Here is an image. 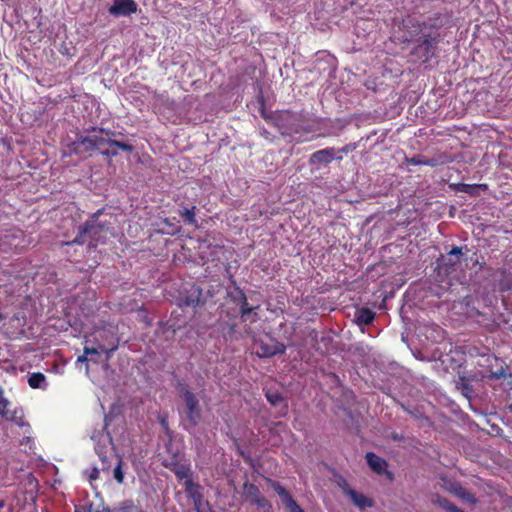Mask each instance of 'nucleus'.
Returning a JSON list of instances; mask_svg holds the SVG:
<instances>
[{
	"instance_id": "obj_1",
	"label": "nucleus",
	"mask_w": 512,
	"mask_h": 512,
	"mask_svg": "<svg viewBox=\"0 0 512 512\" xmlns=\"http://www.w3.org/2000/svg\"><path fill=\"white\" fill-rule=\"evenodd\" d=\"M441 27V18L438 13L427 20H419L415 17L403 20V29L409 37L408 40L414 42L410 55L415 61L425 64L436 56L441 40Z\"/></svg>"
},
{
	"instance_id": "obj_2",
	"label": "nucleus",
	"mask_w": 512,
	"mask_h": 512,
	"mask_svg": "<svg viewBox=\"0 0 512 512\" xmlns=\"http://www.w3.org/2000/svg\"><path fill=\"white\" fill-rule=\"evenodd\" d=\"M104 209H99L93 213L85 223L79 227L77 236L63 245H83L88 243L90 249L96 248L98 244L106 242L107 238L113 234L110 219L102 218ZM111 218V216H109Z\"/></svg>"
},
{
	"instance_id": "obj_3",
	"label": "nucleus",
	"mask_w": 512,
	"mask_h": 512,
	"mask_svg": "<svg viewBox=\"0 0 512 512\" xmlns=\"http://www.w3.org/2000/svg\"><path fill=\"white\" fill-rule=\"evenodd\" d=\"M94 340L95 343L99 344L101 352L106 354L107 360L112 357L119 347V337L110 329L102 328L96 330Z\"/></svg>"
},
{
	"instance_id": "obj_4",
	"label": "nucleus",
	"mask_w": 512,
	"mask_h": 512,
	"mask_svg": "<svg viewBox=\"0 0 512 512\" xmlns=\"http://www.w3.org/2000/svg\"><path fill=\"white\" fill-rule=\"evenodd\" d=\"M180 392L186 404L187 420L195 426L201 419L199 400L197 396L185 386L181 387Z\"/></svg>"
},
{
	"instance_id": "obj_5",
	"label": "nucleus",
	"mask_w": 512,
	"mask_h": 512,
	"mask_svg": "<svg viewBox=\"0 0 512 512\" xmlns=\"http://www.w3.org/2000/svg\"><path fill=\"white\" fill-rule=\"evenodd\" d=\"M163 465L172 471L179 480H192L191 465L182 463L178 453L174 454L169 460L163 462Z\"/></svg>"
},
{
	"instance_id": "obj_6",
	"label": "nucleus",
	"mask_w": 512,
	"mask_h": 512,
	"mask_svg": "<svg viewBox=\"0 0 512 512\" xmlns=\"http://www.w3.org/2000/svg\"><path fill=\"white\" fill-rule=\"evenodd\" d=\"M462 249V247H453L446 255L440 257L439 266L445 273L450 274L457 270L463 257Z\"/></svg>"
},
{
	"instance_id": "obj_7",
	"label": "nucleus",
	"mask_w": 512,
	"mask_h": 512,
	"mask_svg": "<svg viewBox=\"0 0 512 512\" xmlns=\"http://www.w3.org/2000/svg\"><path fill=\"white\" fill-rule=\"evenodd\" d=\"M255 346L257 348V355L262 358H270L278 354H284L286 351V346L275 339H271L269 343L258 340L255 342Z\"/></svg>"
},
{
	"instance_id": "obj_8",
	"label": "nucleus",
	"mask_w": 512,
	"mask_h": 512,
	"mask_svg": "<svg viewBox=\"0 0 512 512\" xmlns=\"http://www.w3.org/2000/svg\"><path fill=\"white\" fill-rule=\"evenodd\" d=\"M237 301L240 304V318L242 322L255 323L259 319L257 310L259 306H250L246 294L243 290L237 288Z\"/></svg>"
},
{
	"instance_id": "obj_9",
	"label": "nucleus",
	"mask_w": 512,
	"mask_h": 512,
	"mask_svg": "<svg viewBox=\"0 0 512 512\" xmlns=\"http://www.w3.org/2000/svg\"><path fill=\"white\" fill-rule=\"evenodd\" d=\"M272 489L279 495L287 512H305L294 500L288 490L279 482L269 479Z\"/></svg>"
},
{
	"instance_id": "obj_10",
	"label": "nucleus",
	"mask_w": 512,
	"mask_h": 512,
	"mask_svg": "<svg viewBox=\"0 0 512 512\" xmlns=\"http://www.w3.org/2000/svg\"><path fill=\"white\" fill-rule=\"evenodd\" d=\"M90 135L77 134L75 141L68 145L69 153L82 156L94 151Z\"/></svg>"
},
{
	"instance_id": "obj_11",
	"label": "nucleus",
	"mask_w": 512,
	"mask_h": 512,
	"mask_svg": "<svg viewBox=\"0 0 512 512\" xmlns=\"http://www.w3.org/2000/svg\"><path fill=\"white\" fill-rule=\"evenodd\" d=\"M90 137H91V141L93 144L92 146H93L94 151L96 149H99L103 145H108L109 147H117V148L121 149L122 151L129 152V153H131L134 150V146L132 144H129L126 142L118 141V140L111 139V138H104L102 136H97V135H90Z\"/></svg>"
},
{
	"instance_id": "obj_12",
	"label": "nucleus",
	"mask_w": 512,
	"mask_h": 512,
	"mask_svg": "<svg viewBox=\"0 0 512 512\" xmlns=\"http://www.w3.org/2000/svg\"><path fill=\"white\" fill-rule=\"evenodd\" d=\"M334 159L341 160L342 156H337L336 149L333 147H329L312 153L309 159V163L311 165L329 164Z\"/></svg>"
},
{
	"instance_id": "obj_13",
	"label": "nucleus",
	"mask_w": 512,
	"mask_h": 512,
	"mask_svg": "<svg viewBox=\"0 0 512 512\" xmlns=\"http://www.w3.org/2000/svg\"><path fill=\"white\" fill-rule=\"evenodd\" d=\"M137 11V4L134 0H115L109 8V13L115 16H129Z\"/></svg>"
},
{
	"instance_id": "obj_14",
	"label": "nucleus",
	"mask_w": 512,
	"mask_h": 512,
	"mask_svg": "<svg viewBox=\"0 0 512 512\" xmlns=\"http://www.w3.org/2000/svg\"><path fill=\"white\" fill-rule=\"evenodd\" d=\"M185 492L188 497L193 501L194 508L197 512H200V508L203 502V495L201 492V486L194 483L193 479L184 482Z\"/></svg>"
},
{
	"instance_id": "obj_15",
	"label": "nucleus",
	"mask_w": 512,
	"mask_h": 512,
	"mask_svg": "<svg viewBox=\"0 0 512 512\" xmlns=\"http://www.w3.org/2000/svg\"><path fill=\"white\" fill-rule=\"evenodd\" d=\"M365 458H366L368 466L375 473H377L379 475H382V474L386 473L390 477L392 476V473L388 472L386 470L387 462L383 458L379 457L378 455H376L373 452H367L366 455H365Z\"/></svg>"
},
{
	"instance_id": "obj_16",
	"label": "nucleus",
	"mask_w": 512,
	"mask_h": 512,
	"mask_svg": "<svg viewBox=\"0 0 512 512\" xmlns=\"http://www.w3.org/2000/svg\"><path fill=\"white\" fill-rule=\"evenodd\" d=\"M345 494L350 497L353 503L360 509L373 506V501L362 493H358L354 489L347 488L344 490Z\"/></svg>"
},
{
	"instance_id": "obj_17",
	"label": "nucleus",
	"mask_w": 512,
	"mask_h": 512,
	"mask_svg": "<svg viewBox=\"0 0 512 512\" xmlns=\"http://www.w3.org/2000/svg\"><path fill=\"white\" fill-rule=\"evenodd\" d=\"M182 301L185 306H200L203 304L202 289L199 286L193 285L189 291V294L185 296Z\"/></svg>"
},
{
	"instance_id": "obj_18",
	"label": "nucleus",
	"mask_w": 512,
	"mask_h": 512,
	"mask_svg": "<svg viewBox=\"0 0 512 512\" xmlns=\"http://www.w3.org/2000/svg\"><path fill=\"white\" fill-rule=\"evenodd\" d=\"M375 319V312L369 308H360L355 312V320L358 325H370Z\"/></svg>"
},
{
	"instance_id": "obj_19",
	"label": "nucleus",
	"mask_w": 512,
	"mask_h": 512,
	"mask_svg": "<svg viewBox=\"0 0 512 512\" xmlns=\"http://www.w3.org/2000/svg\"><path fill=\"white\" fill-rule=\"evenodd\" d=\"M10 402L3 397V390L0 388V416L8 421H15L17 411L11 412L8 409Z\"/></svg>"
},
{
	"instance_id": "obj_20",
	"label": "nucleus",
	"mask_w": 512,
	"mask_h": 512,
	"mask_svg": "<svg viewBox=\"0 0 512 512\" xmlns=\"http://www.w3.org/2000/svg\"><path fill=\"white\" fill-rule=\"evenodd\" d=\"M243 496L245 500L249 501L250 503H253L254 499H257L258 497L262 496V494L258 486H256L253 483L245 482L243 484Z\"/></svg>"
},
{
	"instance_id": "obj_21",
	"label": "nucleus",
	"mask_w": 512,
	"mask_h": 512,
	"mask_svg": "<svg viewBox=\"0 0 512 512\" xmlns=\"http://www.w3.org/2000/svg\"><path fill=\"white\" fill-rule=\"evenodd\" d=\"M404 163L407 165H424L435 167L437 165V161L434 158H425L422 155H415L413 157H406Z\"/></svg>"
},
{
	"instance_id": "obj_22",
	"label": "nucleus",
	"mask_w": 512,
	"mask_h": 512,
	"mask_svg": "<svg viewBox=\"0 0 512 512\" xmlns=\"http://www.w3.org/2000/svg\"><path fill=\"white\" fill-rule=\"evenodd\" d=\"M28 384L33 389H46V377L41 372L32 373L28 378Z\"/></svg>"
},
{
	"instance_id": "obj_23",
	"label": "nucleus",
	"mask_w": 512,
	"mask_h": 512,
	"mask_svg": "<svg viewBox=\"0 0 512 512\" xmlns=\"http://www.w3.org/2000/svg\"><path fill=\"white\" fill-rule=\"evenodd\" d=\"M510 376H511V373H509L508 366L503 364L497 370H495V371L491 370L489 378L500 380V379H506V378H508Z\"/></svg>"
},
{
	"instance_id": "obj_24",
	"label": "nucleus",
	"mask_w": 512,
	"mask_h": 512,
	"mask_svg": "<svg viewBox=\"0 0 512 512\" xmlns=\"http://www.w3.org/2000/svg\"><path fill=\"white\" fill-rule=\"evenodd\" d=\"M455 494L460 497L461 499L467 501V502H470L472 504H475L477 502L475 496L470 492L468 491L467 489L459 486L455 489Z\"/></svg>"
},
{
	"instance_id": "obj_25",
	"label": "nucleus",
	"mask_w": 512,
	"mask_h": 512,
	"mask_svg": "<svg viewBox=\"0 0 512 512\" xmlns=\"http://www.w3.org/2000/svg\"><path fill=\"white\" fill-rule=\"evenodd\" d=\"M195 210L196 206H193L192 208H185L182 211H180V215L184 218V221L187 224L195 225L196 224V217H195Z\"/></svg>"
},
{
	"instance_id": "obj_26",
	"label": "nucleus",
	"mask_w": 512,
	"mask_h": 512,
	"mask_svg": "<svg viewBox=\"0 0 512 512\" xmlns=\"http://www.w3.org/2000/svg\"><path fill=\"white\" fill-rule=\"evenodd\" d=\"M435 504L446 510L447 512H452L453 508L456 505L450 502L447 498L441 497L439 495L435 496V499L433 500Z\"/></svg>"
},
{
	"instance_id": "obj_27",
	"label": "nucleus",
	"mask_w": 512,
	"mask_h": 512,
	"mask_svg": "<svg viewBox=\"0 0 512 512\" xmlns=\"http://www.w3.org/2000/svg\"><path fill=\"white\" fill-rule=\"evenodd\" d=\"M265 396H266L267 401L272 406H277L278 404H280L281 402L284 401V397L279 392L267 391L265 393Z\"/></svg>"
},
{
	"instance_id": "obj_28",
	"label": "nucleus",
	"mask_w": 512,
	"mask_h": 512,
	"mask_svg": "<svg viewBox=\"0 0 512 512\" xmlns=\"http://www.w3.org/2000/svg\"><path fill=\"white\" fill-rule=\"evenodd\" d=\"M252 504L256 505L259 509H262L263 512H272L271 503L263 495L254 499Z\"/></svg>"
},
{
	"instance_id": "obj_29",
	"label": "nucleus",
	"mask_w": 512,
	"mask_h": 512,
	"mask_svg": "<svg viewBox=\"0 0 512 512\" xmlns=\"http://www.w3.org/2000/svg\"><path fill=\"white\" fill-rule=\"evenodd\" d=\"M115 480L122 484L124 482V472L122 470V460L120 459L113 470Z\"/></svg>"
},
{
	"instance_id": "obj_30",
	"label": "nucleus",
	"mask_w": 512,
	"mask_h": 512,
	"mask_svg": "<svg viewBox=\"0 0 512 512\" xmlns=\"http://www.w3.org/2000/svg\"><path fill=\"white\" fill-rule=\"evenodd\" d=\"M118 148L117 147H109L106 150H102L100 153L108 158L115 157L118 155Z\"/></svg>"
},
{
	"instance_id": "obj_31",
	"label": "nucleus",
	"mask_w": 512,
	"mask_h": 512,
	"mask_svg": "<svg viewBox=\"0 0 512 512\" xmlns=\"http://www.w3.org/2000/svg\"><path fill=\"white\" fill-rule=\"evenodd\" d=\"M95 344H96V346H93V347L85 346L83 352L86 355H97L99 352H101V350L99 349V344L98 343H95Z\"/></svg>"
},
{
	"instance_id": "obj_32",
	"label": "nucleus",
	"mask_w": 512,
	"mask_h": 512,
	"mask_svg": "<svg viewBox=\"0 0 512 512\" xmlns=\"http://www.w3.org/2000/svg\"><path fill=\"white\" fill-rule=\"evenodd\" d=\"M159 422H160L161 426L163 427V429H164L165 433H166L169 437H171L172 432H171V430H170V428H169V424H168V419H167V417H160V418H159Z\"/></svg>"
},
{
	"instance_id": "obj_33",
	"label": "nucleus",
	"mask_w": 512,
	"mask_h": 512,
	"mask_svg": "<svg viewBox=\"0 0 512 512\" xmlns=\"http://www.w3.org/2000/svg\"><path fill=\"white\" fill-rule=\"evenodd\" d=\"M90 131H92V132H96V131H98V132H100V133H102V134H105V135H106V136H108V137H112V136H115V135H116V133H115L114 131L109 130V129H104V128L92 127V128L90 129Z\"/></svg>"
},
{
	"instance_id": "obj_34",
	"label": "nucleus",
	"mask_w": 512,
	"mask_h": 512,
	"mask_svg": "<svg viewBox=\"0 0 512 512\" xmlns=\"http://www.w3.org/2000/svg\"><path fill=\"white\" fill-rule=\"evenodd\" d=\"M463 186H464L463 191L466 192V193H469V194H474V190L476 188H480V187L486 188L487 187V185H485V184L475 185V186L468 185V184H463Z\"/></svg>"
},
{
	"instance_id": "obj_35",
	"label": "nucleus",
	"mask_w": 512,
	"mask_h": 512,
	"mask_svg": "<svg viewBox=\"0 0 512 512\" xmlns=\"http://www.w3.org/2000/svg\"><path fill=\"white\" fill-rule=\"evenodd\" d=\"M356 148L355 145H352V144H348L344 147H342L341 149L338 150V152H341V153H349L350 151L354 150Z\"/></svg>"
},
{
	"instance_id": "obj_36",
	"label": "nucleus",
	"mask_w": 512,
	"mask_h": 512,
	"mask_svg": "<svg viewBox=\"0 0 512 512\" xmlns=\"http://www.w3.org/2000/svg\"><path fill=\"white\" fill-rule=\"evenodd\" d=\"M90 480H97L99 478V470L97 468H94L89 475Z\"/></svg>"
},
{
	"instance_id": "obj_37",
	"label": "nucleus",
	"mask_w": 512,
	"mask_h": 512,
	"mask_svg": "<svg viewBox=\"0 0 512 512\" xmlns=\"http://www.w3.org/2000/svg\"><path fill=\"white\" fill-rule=\"evenodd\" d=\"M77 362L86 363L88 362V355L85 353L77 358Z\"/></svg>"
},
{
	"instance_id": "obj_38",
	"label": "nucleus",
	"mask_w": 512,
	"mask_h": 512,
	"mask_svg": "<svg viewBox=\"0 0 512 512\" xmlns=\"http://www.w3.org/2000/svg\"><path fill=\"white\" fill-rule=\"evenodd\" d=\"M3 507H4V501L0 500V509H2Z\"/></svg>"
}]
</instances>
